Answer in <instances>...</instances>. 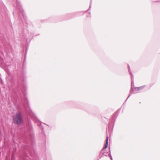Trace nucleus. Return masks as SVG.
<instances>
[{"label": "nucleus", "instance_id": "4", "mask_svg": "<svg viewBox=\"0 0 160 160\" xmlns=\"http://www.w3.org/2000/svg\"><path fill=\"white\" fill-rule=\"evenodd\" d=\"M128 71L129 72V73L131 75V78L132 79V84H133V81H132V79H133V77L132 75V74L131 72L130 71V68L129 65H128Z\"/></svg>", "mask_w": 160, "mask_h": 160}, {"label": "nucleus", "instance_id": "7", "mask_svg": "<svg viewBox=\"0 0 160 160\" xmlns=\"http://www.w3.org/2000/svg\"><path fill=\"white\" fill-rule=\"evenodd\" d=\"M109 156L110 157V158L111 159V160H112V155H111V152H110V150H109Z\"/></svg>", "mask_w": 160, "mask_h": 160}, {"label": "nucleus", "instance_id": "8", "mask_svg": "<svg viewBox=\"0 0 160 160\" xmlns=\"http://www.w3.org/2000/svg\"><path fill=\"white\" fill-rule=\"evenodd\" d=\"M91 1H92V0H91ZM91 3H90V6H89V9L91 8Z\"/></svg>", "mask_w": 160, "mask_h": 160}, {"label": "nucleus", "instance_id": "5", "mask_svg": "<svg viewBox=\"0 0 160 160\" xmlns=\"http://www.w3.org/2000/svg\"><path fill=\"white\" fill-rule=\"evenodd\" d=\"M145 87V86H143L140 87H136L135 89L137 91H139L143 89Z\"/></svg>", "mask_w": 160, "mask_h": 160}, {"label": "nucleus", "instance_id": "3", "mask_svg": "<svg viewBox=\"0 0 160 160\" xmlns=\"http://www.w3.org/2000/svg\"><path fill=\"white\" fill-rule=\"evenodd\" d=\"M108 137H107V138L106 139V144L105 145V146L101 150L100 152V155H101V154H102V155H103L104 154V153H105V152H104L105 149H106L107 148V147H108Z\"/></svg>", "mask_w": 160, "mask_h": 160}, {"label": "nucleus", "instance_id": "1", "mask_svg": "<svg viewBox=\"0 0 160 160\" xmlns=\"http://www.w3.org/2000/svg\"><path fill=\"white\" fill-rule=\"evenodd\" d=\"M13 122L17 125H20L23 122L21 113L18 112L12 118Z\"/></svg>", "mask_w": 160, "mask_h": 160}, {"label": "nucleus", "instance_id": "6", "mask_svg": "<svg viewBox=\"0 0 160 160\" xmlns=\"http://www.w3.org/2000/svg\"><path fill=\"white\" fill-rule=\"evenodd\" d=\"M132 88H131V91H130V94L128 96V98H127V99H126V101L129 98V97L131 95V94H132L133 93V91L132 90Z\"/></svg>", "mask_w": 160, "mask_h": 160}, {"label": "nucleus", "instance_id": "2", "mask_svg": "<svg viewBox=\"0 0 160 160\" xmlns=\"http://www.w3.org/2000/svg\"><path fill=\"white\" fill-rule=\"evenodd\" d=\"M17 0V7L18 8L19 10V12H21V13H22V14L23 17V18H24L25 16L24 15V12L23 11V10L22 9V6L21 5L20 3V2H19V1H18V0Z\"/></svg>", "mask_w": 160, "mask_h": 160}]
</instances>
